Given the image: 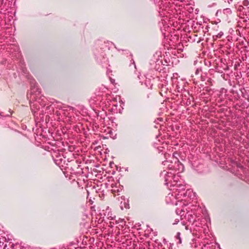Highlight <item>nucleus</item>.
<instances>
[{
  "label": "nucleus",
  "instance_id": "f257e3e1",
  "mask_svg": "<svg viewBox=\"0 0 249 249\" xmlns=\"http://www.w3.org/2000/svg\"><path fill=\"white\" fill-rule=\"evenodd\" d=\"M12 57H13V59L16 57L18 59L17 62L18 64V69H19L22 73L24 74L28 79L30 80V83L31 85V95L30 98L32 97L33 98L34 96L36 97L39 95L41 91L40 89L38 88L36 83L35 79L31 78V76L28 75L27 72V69L25 67L24 62L23 60L21 57V55L19 53H18L15 55L14 54H12Z\"/></svg>",
  "mask_w": 249,
  "mask_h": 249
},
{
  "label": "nucleus",
  "instance_id": "f03ea898",
  "mask_svg": "<svg viewBox=\"0 0 249 249\" xmlns=\"http://www.w3.org/2000/svg\"><path fill=\"white\" fill-rule=\"evenodd\" d=\"M169 161L165 160L162 162L164 165L168 166V168L171 170H174L178 172L183 171L184 166L180 162L178 158H174V162L171 161V164H169Z\"/></svg>",
  "mask_w": 249,
  "mask_h": 249
},
{
  "label": "nucleus",
  "instance_id": "7ed1b4c3",
  "mask_svg": "<svg viewBox=\"0 0 249 249\" xmlns=\"http://www.w3.org/2000/svg\"><path fill=\"white\" fill-rule=\"evenodd\" d=\"M44 97L42 98L39 95L33 98L30 97V106L33 109V107L36 108L37 110H39L40 107H42L45 106V103L44 101Z\"/></svg>",
  "mask_w": 249,
  "mask_h": 249
},
{
  "label": "nucleus",
  "instance_id": "20e7f679",
  "mask_svg": "<svg viewBox=\"0 0 249 249\" xmlns=\"http://www.w3.org/2000/svg\"><path fill=\"white\" fill-rule=\"evenodd\" d=\"M173 86L176 88V89L178 91H181L184 89V86L185 82L181 79H178V78L173 79Z\"/></svg>",
  "mask_w": 249,
  "mask_h": 249
},
{
  "label": "nucleus",
  "instance_id": "39448f33",
  "mask_svg": "<svg viewBox=\"0 0 249 249\" xmlns=\"http://www.w3.org/2000/svg\"><path fill=\"white\" fill-rule=\"evenodd\" d=\"M218 14H220L223 19L227 20L229 19V16L232 14V11L230 8H227L224 9L222 11L218 10L216 15H218Z\"/></svg>",
  "mask_w": 249,
  "mask_h": 249
},
{
  "label": "nucleus",
  "instance_id": "423d86ee",
  "mask_svg": "<svg viewBox=\"0 0 249 249\" xmlns=\"http://www.w3.org/2000/svg\"><path fill=\"white\" fill-rule=\"evenodd\" d=\"M185 217L189 224H192L196 227H199V224L197 223V217L196 215L188 213L185 215Z\"/></svg>",
  "mask_w": 249,
  "mask_h": 249
},
{
  "label": "nucleus",
  "instance_id": "0eeeda50",
  "mask_svg": "<svg viewBox=\"0 0 249 249\" xmlns=\"http://www.w3.org/2000/svg\"><path fill=\"white\" fill-rule=\"evenodd\" d=\"M202 71L201 69H197L196 70L194 75H192L194 83H198L199 81V77L202 74Z\"/></svg>",
  "mask_w": 249,
  "mask_h": 249
},
{
  "label": "nucleus",
  "instance_id": "6e6552de",
  "mask_svg": "<svg viewBox=\"0 0 249 249\" xmlns=\"http://www.w3.org/2000/svg\"><path fill=\"white\" fill-rule=\"evenodd\" d=\"M95 55L96 57L97 60L98 62L102 63L103 62H105V60L106 58L105 56L106 55L105 53L103 52H101V53H95Z\"/></svg>",
  "mask_w": 249,
  "mask_h": 249
},
{
  "label": "nucleus",
  "instance_id": "1a4fd4ad",
  "mask_svg": "<svg viewBox=\"0 0 249 249\" xmlns=\"http://www.w3.org/2000/svg\"><path fill=\"white\" fill-rule=\"evenodd\" d=\"M162 176H164L165 178V181H170L171 179L175 175V173H172L171 172H166L164 171L162 173Z\"/></svg>",
  "mask_w": 249,
  "mask_h": 249
},
{
  "label": "nucleus",
  "instance_id": "9d476101",
  "mask_svg": "<svg viewBox=\"0 0 249 249\" xmlns=\"http://www.w3.org/2000/svg\"><path fill=\"white\" fill-rule=\"evenodd\" d=\"M159 88L161 89V91L160 93L162 96V92H164V93H166L168 88L166 87V85L164 83H160L159 84Z\"/></svg>",
  "mask_w": 249,
  "mask_h": 249
},
{
  "label": "nucleus",
  "instance_id": "9b49d317",
  "mask_svg": "<svg viewBox=\"0 0 249 249\" xmlns=\"http://www.w3.org/2000/svg\"><path fill=\"white\" fill-rule=\"evenodd\" d=\"M223 35H224L223 32L222 31H220L217 35L213 36V37L214 39L216 40V39L222 38V36H223Z\"/></svg>",
  "mask_w": 249,
  "mask_h": 249
},
{
  "label": "nucleus",
  "instance_id": "f8f14e48",
  "mask_svg": "<svg viewBox=\"0 0 249 249\" xmlns=\"http://www.w3.org/2000/svg\"><path fill=\"white\" fill-rule=\"evenodd\" d=\"M186 188L185 186L179 184L178 188L177 189V190H179V192H181V191H184Z\"/></svg>",
  "mask_w": 249,
  "mask_h": 249
},
{
  "label": "nucleus",
  "instance_id": "ddd939ff",
  "mask_svg": "<svg viewBox=\"0 0 249 249\" xmlns=\"http://www.w3.org/2000/svg\"><path fill=\"white\" fill-rule=\"evenodd\" d=\"M206 74L205 73H202V74L199 77V80L204 81L205 80Z\"/></svg>",
  "mask_w": 249,
  "mask_h": 249
},
{
  "label": "nucleus",
  "instance_id": "4468645a",
  "mask_svg": "<svg viewBox=\"0 0 249 249\" xmlns=\"http://www.w3.org/2000/svg\"><path fill=\"white\" fill-rule=\"evenodd\" d=\"M176 238L178 240V243H181V238H180V232H178L177 233V234L176 236Z\"/></svg>",
  "mask_w": 249,
  "mask_h": 249
},
{
  "label": "nucleus",
  "instance_id": "2eb2a0df",
  "mask_svg": "<svg viewBox=\"0 0 249 249\" xmlns=\"http://www.w3.org/2000/svg\"><path fill=\"white\" fill-rule=\"evenodd\" d=\"M160 122H163V119L161 118H158L155 121V123L156 124H160Z\"/></svg>",
  "mask_w": 249,
  "mask_h": 249
},
{
  "label": "nucleus",
  "instance_id": "dca6fc26",
  "mask_svg": "<svg viewBox=\"0 0 249 249\" xmlns=\"http://www.w3.org/2000/svg\"><path fill=\"white\" fill-rule=\"evenodd\" d=\"M182 213H184V212L182 211L181 210H180L179 209H178V210H176V213L178 215V214H181V215L182 216L184 214V213L181 214Z\"/></svg>",
  "mask_w": 249,
  "mask_h": 249
},
{
  "label": "nucleus",
  "instance_id": "f3484780",
  "mask_svg": "<svg viewBox=\"0 0 249 249\" xmlns=\"http://www.w3.org/2000/svg\"><path fill=\"white\" fill-rule=\"evenodd\" d=\"M243 4L245 6H248L249 4V1L248 0H244L243 1Z\"/></svg>",
  "mask_w": 249,
  "mask_h": 249
},
{
  "label": "nucleus",
  "instance_id": "a211bd4d",
  "mask_svg": "<svg viewBox=\"0 0 249 249\" xmlns=\"http://www.w3.org/2000/svg\"><path fill=\"white\" fill-rule=\"evenodd\" d=\"M179 222V220L178 219H176L175 220V222L173 223V224H177Z\"/></svg>",
  "mask_w": 249,
  "mask_h": 249
},
{
  "label": "nucleus",
  "instance_id": "6ab92c4d",
  "mask_svg": "<svg viewBox=\"0 0 249 249\" xmlns=\"http://www.w3.org/2000/svg\"><path fill=\"white\" fill-rule=\"evenodd\" d=\"M173 158V160H174V158H177L175 157V153H174V154H173V158ZM172 161L174 162V160H172Z\"/></svg>",
  "mask_w": 249,
  "mask_h": 249
},
{
  "label": "nucleus",
  "instance_id": "aec40b11",
  "mask_svg": "<svg viewBox=\"0 0 249 249\" xmlns=\"http://www.w3.org/2000/svg\"><path fill=\"white\" fill-rule=\"evenodd\" d=\"M233 1V0H228V2L229 3H230L231 2H232Z\"/></svg>",
  "mask_w": 249,
  "mask_h": 249
},
{
  "label": "nucleus",
  "instance_id": "412c9836",
  "mask_svg": "<svg viewBox=\"0 0 249 249\" xmlns=\"http://www.w3.org/2000/svg\"><path fill=\"white\" fill-rule=\"evenodd\" d=\"M128 206H129V205H128V204H126V205L124 206V207H125V208H128Z\"/></svg>",
  "mask_w": 249,
  "mask_h": 249
},
{
  "label": "nucleus",
  "instance_id": "4be33fe9",
  "mask_svg": "<svg viewBox=\"0 0 249 249\" xmlns=\"http://www.w3.org/2000/svg\"><path fill=\"white\" fill-rule=\"evenodd\" d=\"M132 61H133V64L134 65V67L136 69V65L135 64V62H134V61L133 60H132Z\"/></svg>",
  "mask_w": 249,
  "mask_h": 249
},
{
  "label": "nucleus",
  "instance_id": "5701e85b",
  "mask_svg": "<svg viewBox=\"0 0 249 249\" xmlns=\"http://www.w3.org/2000/svg\"><path fill=\"white\" fill-rule=\"evenodd\" d=\"M247 100L249 102V96L247 98Z\"/></svg>",
  "mask_w": 249,
  "mask_h": 249
},
{
  "label": "nucleus",
  "instance_id": "b1692460",
  "mask_svg": "<svg viewBox=\"0 0 249 249\" xmlns=\"http://www.w3.org/2000/svg\"><path fill=\"white\" fill-rule=\"evenodd\" d=\"M56 113L57 114V115L60 114V113H59L58 112H56Z\"/></svg>",
  "mask_w": 249,
  "mask_h": 249
},
{
  "label": "nucleus",
  "instance_id": "393cba45",
  "mask_svg": "<svg viewBox=\"0 0 249 249\" xmlns=\"http://www.w3.org/2000/svg\"><path fill=\"white\" fill-rule=\"evenodd\" d=\"M241 8H243V7H242V6H240V8H239V10H241Z\"/></svg>",
  "mask_w": 249,
  "mask_h": 249
},
{
  "label": "nucleus",
  "instance_id": "a878e982",
  "mask_svg": "<svg viewBox=\"0 0 249 249\" xmlns=\"http://www.w3.org/2000/svg\"><path fill=\"white\" fill-rule=\"evenodd\" d=\"M190 191V189H187V191Z\"/></svg>",
  "mask_w": 249,
  "mask_h": 249
},
{
  "label": "nucleus",
  "instance_id": "bb28decb",
  "mask_svg": "<svg viewBox=\"0 0 249 249\" xmlns=\"http://www.w3.org/2000/svg\"><path fill=\"white\" fill-rule=\"evenodd\" d=\"M10 116V115H9V114H7L6 115V116Z\"/></svg>",
  "mask_w": 249,
  "mask_h": 249
},
{
  "label": "nucleus",
  "instance_id": "cd10ccee",
  "mask_svg": "<svg viewBox=\"0 0 249 249\" xmlns=\"http://www.w3.org/2000/svg\"><path fill=\"white\" fill-rule=\"evenodd\" d=\"M185 229H187V226H186V227H185Z\"/></svg>",
  "mask_w": 249,
  "mask_h": 249
},
{
  "label": "nucleus",
  "instance_id": "c85d7f7f",
  "mask_svg": "<svg viewBox=\"0 0 249 249\" xmlns=\"http://www.w3.org/2000/svg\"><path fill=\"white\" fill-rule=\"evenodd\" d=\"M247 21V19L244 20V21Z\"/></svg>",
  "mask_w": 249,
  "mask_h": 249
}]
</instances>
